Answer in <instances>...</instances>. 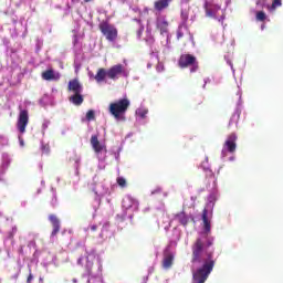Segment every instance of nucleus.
<instances>
[{
  "instance_id": "20e7f679",
  "label": "nucleus",
  "mask_w": 283,
  "mask_h": 283,
  "mask_svg": "<svg viewBox=\"0 0 283 283\" xmlns=\"http://www.w3.org/2000/svg\"><path fill=\"white\" fill-rule=\"evenodd\" d=\"M99 31L106 38L107 41L114 43L118 39V29L109 22L103 21L98 25Z\"/></svg>"
},
{
  "instance_id": "2eb2a0df",
  "label": "nucleus",
  "mask_w": 283,
  "mask_h": 283,
  "mask_svg": "<svg viewBox=\"0 0 283 283\" xmlns=\"http://www.w3.org/2000/svg\"><path fill=\"white\" fill-rule=\"evenodd\" d=\"M42 78L43 81H59V78H61V76H59V74H54V70L49 69L44 72H42Z\"/></svg>"
},
{
  "instance_id": "f257e3e1",
  "label": "nucleus",
  "mask_w": 283,
  "mask_h": 283,
  "mask_svg": "<svg viewBox=\"0 0 283 283\" xmlns=\"http://www.w3.org/2000/svg\"><path fill=\"white\" fill-rule=\"evenodd\" d=\"M191 264H202L192 274L193 283H206L216 266V258L213 256V251L205 248V241L202 238L196 239L191 245Z\"/></svg>"
},
{
  "instance_id": "ddd939ff",
  "label": "nucleus",
  "mask_w": 283,
  "mask_h": 283,
  "mask_svg": "<svg viewBox=\"0 0 283 283\" xmlns=\"http://www.w3.org/2000/svg\"><path fill=\"white\" fill-rule=\"evenodd\" d=\"M203 233L209 235L211 233V221L209 220V210L207 208L202 211Z\"/></svg>"
},
{
  "instance_id": "7c9ffc66",
  "label": "nucleus",
  "mask_w": 283,
  "mask_h": 283,
  "mask_svg": "<svg viewBox=\"0 0 283 283\" xmlns=\"http://www.w3.org/2000/svg\"><path fill=\"white\" fill-rule=\"evenodd\" d=\"M139 116H140V118H145V116H147V112H145V111L139 112Z\"/></svg>"
},
{
  "instance_id": "a878e982",
  "label": "nucleus",
  "mask_w": 283,
  "mask_h": 283,
  "mask_svg": "<svg viewBox=\"0 0 283 283\" xmlns=\"http://www.w3.org/2000/svg\"><path fill=\"white\" fill-rule=\"evenodd\" d=\"M256 21H266V13H264V11H259L256 13Z\"/></svg>"
},
{
  "instance_id": "bb28decb",
  "label": "nucleus",
  "mask_w": 283,
  "mask_h": 283,
  "mask_svg": "<svg viewBox=\"0 0 283 283\" xmlns=\"http://www.w3.org/2000/svg\"><path fill=\"white\" fill-rule=\"evenodd\" d=\"M203 245H205V249L209 251V247L213 245V237H207L206 244L203 243Z\"/></svg>"
},
{
  "instance_id": "4468645a",
  "label": "nucleus",
  "mask_w": 283,
  "mask_h": 283,
  "mask_svg": "<svg viewBox=\"0 0 283 283\" xmlns=\"http://www.w3.org/2000/svg\"><path fill=\"white\" fill-rule=\"evenodd\" d=\"M69 92H73V94H83V85L78 80H72L69 82L67 86Z\"/></svg>"
},
{
  "instance_id": "0eeeda50",
  "label": "nucleus",
  "mask_w": 283,
  "mask_h": 283,
  "mask_svg": "<svg viewBox=\"0 0 283 283\" xmlns=\"http://www.w3.org/2000/svg\"><path fill=\"white\" fill-rule=\"evenodd\" d=\"M206 17L209 19H218V12H220L221 7L213 2L206 1L203 4Z\"/></svg>"
},
{
  "instance_id": "412c9836",
  "label": "nucleus",
  "mask_w": 283,
  "mask_h": 283,
  "mask_svg": "<svg viewBox=\"0 0 283 283\" xmlns=\"http://www.w3.org/2000/svg\"><path fill=\"white\" fill-rule=\"evenodd\" d=\"M176 220L184 227H187L189 224V217L185 212H179L175 216Z\"/></svg>"
},
{
  "instance_id": "6e6552de",
  "label": "nucleus",
  "mask_w": 283,
  "mask_h": 283,
  "mask_svg": "<svg viewBox=\"0 0 283 283\" xmlns=\"http://www.w3.org/2000/svg\"><path fill=\"white\" fill-rule=\"evenodd\" d=\"M237 140L238 135H235V133L230 134L226 143L223 144V149H226V151H229V154H235V149L238 147V145L235 144Z\"/></svg>"
},
{
  "instance_id": "f3484780",
  "label": "nucleus",
  "mask_w": 283,
  "mask_h": 283,
  "mask_svg": "<svg viewBox=\"0 0 283 283\" xmlns=\"http://www.w3.org/2000/svg\"><path fill=\"white\" fill-rule=\"evenodd\" d=\"M70 103H72L73 105H76L77 107L83 105V101H85V98L83 97L82 93H74L70 98H69Z\"/></svg>"
},
{
  "instance_id": "b1692460",
  "label": "nucleus",
  "mask_w": 283,
  "mask_h": 283,
  "mask_svg": "<svg viewBox=\"0 0 283 283\" xmlns=\"http://www.w3.org/2000/svg\"><path fill=\"white\" fill-rule=\"evenodd\" d=\"M182 30H185V25L179 24L178 30H177V39H178V41H180V39H182V36H185V32Z\"/></svg>"
},
{
  "instance_id": "473e14b6",
  "label": "nucleus",
  "mask_w": 283,
  "mask_h": 283,
  "mask_svg": "<svg viewBox=\"0 0 283 283\" xmlns=\"http://www.w3.org/2000/svg\"><path fill=\"white\" fill-rule=\"evenodd\" d=\"M53 207H56V196H53V202H52Z\"/></svg>"
},
{
  "instance_id": "aec40b11",
  "label": "nucleus",
  "mask_w": 283,
  "mask_h": 283,
  "mask_svg": "<svg viewBox=\"0 0 283 283\" xmlns=\"http://www.w3.org/2000/svg\"><path fill=\"white\" fill-rule=\"evenodd\" d=\"M135 28H136V35L137 39H140L143 36V32H145V25H143V21L139 19H135Z\"/></svg>"
},
{
  "instance_id": "a211bd4d",
  "label": "nucleus",
  "mask_w": 283,
  "mask_h": 283,
  "mask_svg": "<svg viewBox=\"0 0 283 283\" xmlns=\"http://www.w3.org/2000/svg\"><path fill=\"white\" fill-rule=\"evenodd\" d=\"M94 78L96 83H103L107 78V70L103 67L98 69Z\"/></svg>"
},
{
  "instance_id": "2f4dec72",
  "label": "nucleus",
  "mask_w": 283,
  "mask_h": 283,
  "mask_svg": "<svg viewBox=\"0 0 283 283\" xmlns=\"http://www.w3.org/2000/svg\"><path fill=\"white\" fill-rule=\"evenodd\" d=\"M97 229H98V226L96 224L91 226V231H97Z\"/></svg>"
},
{
  "instance_id": "6ab92c4d",
  "label": "nucleus",
  "mask_w": 283,
  "mask_h": 283,
  "mask_svg": "<svg viewBox=\"0 0 283 283\" xmlns=\"http://www.w3.org/2000/svg\"><path fill=\"white\" fill-rule=\"evenodd\" d=\"M163 266L164 269H171V266H174V254H165L163 260Z\"/></svg>"
},
{
  "instance_id": "f03ea898",
  "label": "nucleus",
  "mask_w": 283,
  "mask_h": 283,
  "mask_svg": "<svg viewBox=\"0 0 283 283\" xmlns=\"http://www.w3.org/2000/svg\"><path fill=\"white\" fill-rule=\"evenodd\" d=\"M129 99L125 97L111 103L108 112L116 120H123L125 118V114H127V111L129 109Z\"/></svg>"
},
{
  "instance_id": "e433bc0d",
  "label": "nucleus",
  "mask_w": 283,
  "mask_h": 283,
  "mask_svg": "<svg viewBox=\"0 0 283 283\" xmlns=\"http://www.w3.org/2000/svg\"><path fill=\"white\" fill-rule=\"evenodd\" d=\"M17 277H19V274H15V275H14V279H15V280H17Z\"/></svg>"
},
{
  "instance_id": "f704fd0d",
  "label": "nucleus",
  "mask_w": 283,
  "mask_h": 283,
  "mask_svg": "<svg viewBox=\"0 0 283 283\" xmlns=\"http://www.w3.org/2000/svg\"><path fill=\"white\" fill-rule=\"evenodd\" d=\"M90 1H92V0H84V3H90Z\"/></svg>"
},
{
  "instance_id": "c85d7f7f",
  "label": "nucleus",
  "mask_w": 283,
  "mask_h": 283,
  "mask_svg": "<svg viewBox=\"0 0 283 283\" xmlns=\"http://www.w3.org/2000/svg\"><path fill=\"white\" fill-rule=\"evenodd\" d=\"M157 72H164L165 71V65L163 63H158L156 66Z\"/></svg>"
},
{
  "instance_id": "9b49d317",
  "label": "nucleus",
  "mask_w": 283,
  "mask_h": 283,
  "mask_svg": "<svg viewBox=\"0 0 283 283\" xmlns=\"http://www.w3.org/2000/svg\"><path fill=\"white\" fill-rule=\"evenodd\" d=\"M91 145L94 149L95 154H101L102 151H107L105 145L101 144L98 140V135H92L91 137Z\"/></svg>"
},
{
  "instance_id": "5701e85b",
  "label": "nucleus",
  "mask_w": 283,
  "mask_h": 283,
  "mask_svg": "<svg viewBox=\"0 0 283 283\" xmlns=\"http://www.w3.org/2000/svg\"><path fill=\"white\" fill-rule=\"evenodd\" d=\"M116 182L118 187H122V189H125V187H127V180L124 177H117Z\"/></svg>"
},
{
  "instance_id": "423d86ee",
  "label": "nucleus",
  "mask_w": 283,
  "mask_h": 283,
  "mask_svg": "<svg viewBox=\"0 0 283 283\" xmlns=\"http://www.w3.org/2000/svg\"><path fill=\"white\" fill-rule=\"evenodd\" d=\"M123 75H125V66L123 64L113 65L107 70V78L111 81H118Z\"/></svg>"
},
{
  "instance_id": "dca6fc26",
  "label": "nucleus",
  "mask_w": 283,
  "mask_h": 283,
  "mask_svg": "<svg viewBox=\"0 0 283 283\" xmlns=\"http://www.w3.org/2000/svg\"><path fill=\"white\" fill-rule=\"evenodd\" d=\"M171 0H157L154 2V8L157 12H163V10H167L169 8V3Z\"/></svg>"
},
{
  "instance_id": "72a5a7b5",
  "label": "nucleus",
  "mask_w": 283,
  "mask_h": 283,
  "mask_svg": "<svg viewBox=\"0 0 283 283\" xmlns=\"http://www.w3.org/2000/svg\"><path fill=\"white\" fill-rule=\"evenodd\" d=\"M42 129H43V132H45V129H48V123L42 124Z\"/></svg>"
},
{
  "instance_id": "1a4fd4ad",
  "label": "nucleus",
  "mask_w": 283,
  "mask_h": 283,
  "mask_svg": "<svg viewBox=\"0 0 283 283\" xmlns=\"http://www.w3.org/2000/svg\"><path fill=\"white\" fill-rule=\"evenodd\" d=\"M139 205L140 203L138 202V200L134 199V197H132V196H126L122 200V207L126 211H129V209H133V211H138Z\"/></svg>"
},
{
  "instance_id": "c756f323",
  "label": "nucleus",
  "mask_w": 283,
  "mask_h": 283,
  "mask_svg": "<svg viewBox=\"0 0 283 283\" xmlns=\"http://www.w3.org/2000/svg\"><path fill=\"white\" fill-rule=\"evenodd\" d=\"M32 280H34V276L32 275V273H30L27 279V283H32Z\"/></svg>"
},
{
  "instance_id": "9d476101",
  "label": "nucleus",
  "mask_w": 283,
  "mask_h": 283,
  "mask_svg": "<svg viewBox=\"0 0 283 283\" xmlns=\"http://www.w3.org/2000/svg\"><path fill=\"white\" fill-rule=\"evenodd\" d=\"M156 29L160 32V34H167V32H169V21H167V18L165 17L157 18Z\"/></svg>"
},
{
  "instance_id": "4be33fe9",
  "label": "nucleus",
  "mask_w": 283,
  "mask_h": 283,
  "mask_svg": "<svg viewBox=\"0 0 283 283\" xmlns=\"http://www.w3.org/2000/svg\"><path fill=\"white\" fill-rule=\"evenodd\" d=\"M180 17H181L180 25H184V29L186 30V32H189V28L187 27V21H189V13L181 11Z\"/></svg>"
},
{
  "instance_id": "f8f14e48",
  "label": "nucleus",
  "mask_w": 283,
  "mask_h": 283,
  "mask_svg": "<svg viewBox=\"0 0 283 283\" xmlns=\"http://www.w3.org/2000/svg\"><path fill=\"white\" fill-rule=\"evenodd\" d=\"M49 221L51 222V224L53 227L51 235H52V238H54V235H57L59 231H61V221L59 220V217H56V214H50Z\"/></svg>"
},
{
  "instance_id": "cd10ccee",
  "label": "nucleus",
  "mask_w": 283,
  "mask_h": 283,
  "mask_svg": "<svg viewBox=\"0 0 283 283\" xmlns=\"http://www.w3.org/2000/svg\"><path fill=\"white\" fill-rule=\"evenodd\" d=\"M282 6V0H273L272 8L275 10V8H280Z\"/></svg>"
},
{
  "instance_id": "393cba45",
  "label": "nucleus",
  "mask_w": 283,
  "mask_h": 283,
  "mask_svg": "<svg viewBox=\"0 0 283 283\" xmlns=\"http://www.w3.org/2000/svg\"><path fill=\"white\" fill-rule=\"evenodd\" d=\"M95 119H96V115H95L94 111L93 109L88 111L86 113V120L91 122V120H95Z\"/></svg>"
},
{
  "instance_id": "7ed1b4c3",
  "label": "nucleus",
  "mask_w": 283,
  "mask_h": 283,
  "mask_svg": "<svg viewBox=\"0 0 283 283\" xmlns=\"http://www.w3.org/2000/svg\"><path fill=\"white\" fill-rule=\"evenodd\" d=\"M178 66L181 67V70H185L187 67H190L191 74L195 72H198L200 65L198 63V57L195 55H191L189 53L187 54H181L179 60H178Z\"/></svg>"
},
{
  "instance_id": "c9c22d12",
  "label": "nucleus",
  "mask_w": 283,
  "mask_h": 283,
  "mask_svg": "<svg viewBox=\"0 0 283 283\" xmlns=\"http://www.w3.org/2000/svg\"><path fill=\"white\" fill-rule=\"evenodd\" d=\"M96 196H98V192L96 190H93Z\"/></svg>"
},
{
  "instance_id": "39448f33",
  "label": "nucleus",
  "mask_w": 283,
  "mask_h": 283,
  "mask_svg": "<svg viewBox=\"0 0 283 283\" xmlns=\"http://www.w3.org/2000/svg\"><path fill=\"white\" fill-rule=\"evenodd\" d=\"M28 123H30V114L28 113V109H21L17 122V128L20 134H23L25 132Z\"/></svg>"
}]
</instances>
